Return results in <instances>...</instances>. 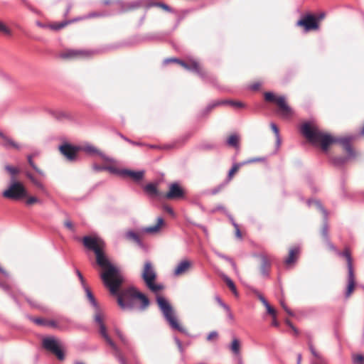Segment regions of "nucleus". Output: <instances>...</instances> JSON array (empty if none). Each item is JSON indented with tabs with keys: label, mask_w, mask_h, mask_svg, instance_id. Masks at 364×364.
<instances>
[{
	"label": "nucleus",
	"mask_w": 364,
	"mask_h": 364,
	"mask_svg": "<svg viewBox=\"0 0 364 364\" xmlns=\"http://www.w3.org/2000/svg\"><path fill=\"white\" fill-rule=\"evenodd\" d=\"M316 205L321 208V210L323 212V213L326 215V213L324 211V210L323 209V208L320 205L319 203H316Z\"/></svg>",
	"instance_id": "obj_61"
},
{
	"label": "nucleus",
	"mask_w": 364,
	"mask_h": 364,
	"mask_svg": "<svg viewBox=\"0 0 364 364\" xmlns=\"http://www.w3.org/2000/svg\"><path fill=\"white\" fill-rule=\"evenodd\" d=\"M124 139L133 145H136V146H143L144 145V144H142L141 142H136V141H132L130 139H128L127 138H124Z\"/></svg>",
	"instance_id": "obj_49"
},
{
	"label": "nucleus",
	"mask_w": 364,
	"mask_h": 364,
	"mask_svg": "<svg viewBox=\"0 0 364 364\" xmlns=\"http://www.w3.org/2000/svg\"><path fill=\"white\" fill-rule=\"evenodd\" d=\"M261 264L259 267L260 273L263 276H267L269 273L271 267V262L269 258L265 255H261L259 256Z\"/></svg>",
	"instance_id": "obj_19"
},
{
	"label": "nucleus",
	"mask_w": 364,
	"mask_h": 364,
	"mask_svg": "<svg viewBox=\"0 0 364 364\" xmlns=\"http://www.w3.org/2000/svg\"><path fill=\"white\" fill-rule=\"evenodd\" d=\"M154 6H158L162 9H164L166 11L171 12V9L166 4L158 2L154 4Z\"/></svg>",
	"instance_id": "obj_39"
},
{
	"label": "nucleus",
	"mask_w": 364,
	"mask_h": 364,
	"mask_svg": "<svg viewBox=\"0 0 364 364\" xmlns=\"http://www.w3.org/2000/svg\"><path fill=\"white\" fill-rule=\"evenodd\" d=\"M270 127H271V129L273 131V132L275 134L276 136L278 138L279 137V128L277 127V126L275 124L272 123V124H271Z\"/></svg>",
	"instance_id": "obj_45"
},
{
	"label": "nucleus",
	"mask_w": 364,
	"mask_h": 364,
	"mask_svg": "<svg viewBox=\"0 0 364 364\" xmlns=\"http://www.w3.org/2000/svg\"><path fill=\"white\" fill-rule=\"evenodd\" d=\"M279 325V323L277 319V315H275L274 316H272V326L278 327Z\"/></svg>",
	"instance_id": "obj_46"
},
{
	"label": "nucleus",
	"mask_w": 364,
	"mask_h": 364,
	"mask_svg": "<svg viewBox=\"0 0 364 364\" xmlns=\"http://www.w3.org/2000/svg\"><path fill=\"white\" fill-rule=\"evenodd\" d=\"M228 104L230 105L232 107H237V108H241L243 107L245 105L241 102H235V101H221L215 102L211 105H209L207 108L208 112H210L215 107L220 105H225Z\"/></svg>",
	"instance_id": "obj_23"
},
{
	"label": "nucleus",
	"mask_w": 364,
	"mask_h": 364,
	"mask_svg": "<svg viewBox=\"0 0 364 364\" xmlns=\"http://www.w3.org/2000/svg\"><path fill=\"white\" fill-rule=\"evenodd\" d=\"M346 259L348 272L353 271V259L350 255V252L348 248H346L343 252L338 253Z\"/></svg>",
	"instance_id": "obj_27"
},
{
	"label": "nucleus",
	"mask_w": 364,
	"mask_h": 364,
	"mask_svg": "<svg viewBox=\"0 0 364 364\" xmlns=\"http://www.w3.org/2000/svg\"><path fill=\"white\" fill-rule=\"evenodd\" d=\"M117 333V335L118 336V337L119 338V339L121 340V341L124 344V345H127L128 344V341L127 339L124 336V335L119 331H116Z\"/></svg>",
	"instance_id": "obj_44"
},
{
	"label": "nucleus",
	"mask_w": 364,
	"mask_h": 364,
	"mask_svg": "<svg viewBox=\"0 0 364 364\" xmlns=\"http://www.w3.org/2000/svg\"><path fill=\"white\" fill-rule=\"evenodd\" d=\"M328 225L326 224V223H325L321 230H320V235H321V237H322V239L327 242L328 247L331 249V250H336V247L333 246V244H331L330 242V241L328 240Z\"/></svg>",
	"instance_id": "obj_24"
},
{
	"label": "nucleus",
	"mask_w": 364,
	"mask_h": 364,
	"mask_svg": "<svg viewBox=\"0 0 364 364\" xmlns=\"http://www.w3.org/2000/svg\"><path fill=\"white\" fill-rule=\"evenodd\" d=\"M265 101L274 103L277 109V114L284 119H289L294 117V109L289 105L285 97L277 95L273 92H267L264 95Z\"/></svg>",
	"instance_id": "obj_4"
},
{
	"label": "nucleus",
	"mask_w": 364,
	"mask_h": 364,
	"mask_svg": "<svg viewBox=\"0 0 364 364\" xmlns=\"http://www.w3.org/2000/svg\"><path fill=\"white\" fill-rule=\"evenodd\" d=\"M262 84V82L256 81V82H254L252 84H250L249 87L252 91H257L260 89Z\"/></svg>",
	"instance_id": "obj_35"
},
{
	"label": "nucleus",
	"mask_w": 364,
	"mask_h": 364,
	"mask_svg": "<svg viewBox=\"0 0 364 364\" xmlns=\"http://www.w3.org/2000/svg\"><path fill=\"white\" fill-rule=\"evenodd\" d=\"M64 225L66 228H68L70 231L75 232V229L74 225L70 220H66L64 222Z\"/></svg>",
	"instance_id": "obj_40"
},
{
	"label": "nucleus",
	"mask_w": 364,
	"mask_h": 364,
	"mask_svg": "<svg viewBox=\"0 0 364 364\" xmlns=\"http://www.w3.org/2000/svg\"><path fill=\"white\" fill-rule=\"evenodd\" d=\"M281 304L282 306V308L288 314H289L290 316L293 315V313L287 308V306L283 302H281Z\"/></svg>",
	"instance_id": "obj_50"
},
{
	"label": "nucleus",
	"mask_w": 364,
	"mask_h": 364,
	"mask_svg": "<svg viewBox=\"0 0 364 364\" xmlns=\"http://www.w3.org/2000/svg\"><path fill=\"white\" fill-rule=\"evenodd\" d=\"M37 203H40V200L36 197L30 196V197L27 198V200H26V204L27 205H33V204Z\"/></svg>",
	"instance_id": "obj_38"
},
{
	"label": "nucleus",
	"mask_w": 364,
	"mask_h": 364,
	"mask_svg": "<svg viewBox=\"0 0 364 364\" xmlns=\"http://www.w3.org/2000/svg\"><path fill=\"white\" fill-rule=\"evenodd\" d=\"M28 301L31 304H32V305H33V306H35V305H36V304H35V303H33L30 299H28Z\"/></svg>",
	"instance_id": "obj_62"
},
{
	"label": "nucleus",
	"mask_w": 364,
	"mask_h": 364,
	"mask_svg": "<svg viewBox=\"0 0 364 364\" xmlns=\"http://www.w3.org/2000/svg\"><path fill=\"white\" fill-rule=\"evenodd\" d=\"M267 309V311L269 314H270L272 316H274L275 315H277V311L276 310L272 307L269 304H267V305H265L264 306Z\"/></svg>",
	"instance_id": "obj_42"
},
{
	"label": "nucleus",
	"mask_w": 364,
	"mask_h": 364,
	"mask_svg": "<svg viewBox=\"0 0 364 364\" xmlns=\"http://www.w3.org/2000/svg\"><path fill=\"white\" fill-rule=\"evenodd\" d=\"M0 138L2 139L1 145L6 149H14L16 150L21 149V145L15 141L12 138L5 135L0 132Z\"/></svg>",
	"instance_id": "obj_15"
},
{
	"label": "nucleus",
	"mask_w": 364,
	"mask_h": 364,
	"mask_svg": "<svg viewBox=\"0 0 364 364\" xmlns=\"http://www.w3.org/2000/svg\"><path fill=\"white\" fill-rule=\"evenodd\" d=\"M144 191L150 196V197H160L163 198V193L160 192L157 186L154 183H148L144 188Z\"/></svg>",
	"instance_id": "obj_21"
},
{
	"label": "nucleus",
	"mask_w": 364,
	"mask_h": 364,
	"mask_svg": "<svg viewBox=\"0 0 364 364\" xmlns=\"http://www.w3.org/2000/svg\"><path fill=\"white\" fill-rule=\"evenodd\" d=\"M186 191L178 183H172L168 186L166 193H163V198L174 200L185 198Z\"/></svg>",
	"instance_id": "obj_10"
},
{
	"label": "nucleus",
	"mask_w": 364,
	"mask_h": 364,
	"mask_svg": "<svg viewBox=\"0 0 364 364\" xmlns=\"http://www.w3.org/2000/svg\"><path fill=\"white\" fill-rule=\"evenodd\" d=\"M354 363L364 364V356L362 355H356L353 356Z\"/></svg>",
	"instance_id": "obj_41"
},
{
	"label": "nucleus",
	"mask_w": 364,
	"mask_h": 364,
	"mask_svg": "<svg viewBox=\"0 0 364 364\" xmlns=\"http://www.w3.org/2000/svg\"><path fill=\"white\" fill-rule=\"evenodd\" d=\"M324 14H321L318 16H316V18L319 19V22L324 18Z\"/></svg>",
	"instance_id": "obj_57"
},
{
	"label": "nucleus",
	"mask_w": 364,
	"mask_h": 364,
	"mask_svg": "<svg viewBox=\"0 0 364 364\" xmlns=\"http://www.w3.org/2000/svg\"><path fill=\"white\" fill-rule=\"evenodd\" d=\"M239 142H240V137L237 134H232L230 135L227 141V143L229 146L235 147L237 149L239 148Z\"/></svg>",
	"instance_id": "obj_31"
},
{
	"label": "nucleus",
	"mask_w": 364,
	"mask_h": 364,
	"mask_svg": "<svg viewBox=\"0 0 364 364\" xmlns=\"http://www.w3.org/2000/svg\"><path fill=\"white\" fill-rule=\"evenodd\" d=\"M259 159H250L248 162H255V161H258Z\"/></svg>",
	"instance_id": "obj_60"
},
{
	"label": "nucleus",
	"mask_w": 364,
	"mask_h": 364,
	"mask_svg": "<svg viewBox=\"0 0 364 364\" xmlns=\"http://www.w3.org/2000/svg\"><path fill=\"white\" fill-rule=\"evenodd\" d=\"M166 61L176 63L183 68L193 71L201 77H205L208 74L200 63L195 60H190L188 62H185L178 58H170Z\"/></svg>",
	"instance_id": "obj_9"
},
{
	"label": "nucleus",
	"mask_w": 364,
	"mask_h": 364,
	"mask_svg": "<svg viewBox=\"0 0 364 364\" xmlns=\"http://www.w3.org/2000/svg\"><path fill=\"white\" fill-rule=\"evenodd\" d=\"M43 348L54 354L60 360L65 359L63 351L60 349L58 342L54 338L48 337L43 340Z\"/></svg>",
	"instance_id": "obj_11"
},
{
	"label": "nucleus",
	"mask_w": 364,
	"mask_h": 364,
	"mask_svg": "<svg viewBox=\"0 0 364 364\" xmlns=\"http://www.w3.org/2000/svg\"><path fill=\"white\" fill-rule=\"evenodd\" d=\"M126 237L129 240H134L136 243H140V242H141L139 236L136 233H135L132 231H129V232H127Z\"/></svg>",
	"instance_id": "obj_34"
},
{
	"label": "nucleus",
	"mask_w": 364,
	"mask_h": 364,
	"mask_svg": "<svg viewBox=\"0 0 364 364\" xmlns=\"http://www.w3.org/2000/svg\"><path fill=\"white\" fill-rule=\"evenodd\" d=\"M157 303L171 327L180 332H185V328L179 323L171 304L161 296L157 298Z\"/></svg>",
	"instance_id": "obj_5"
},
{
	"label": "nucleus",
	"mask_w": 364,
	"mask_h": 364,
	"mask_svg": "<svg viewBox=\"0 0 364 364\" xmlns=\"http://www.w3.org/2000/svg\"><path fill=\"white\" fill-rule=\"evenodd\" d=\"M240 348H241V344H240V340L237 338H234L232 339L231 345H230V350L235 355H237L240 353Z\"/></svg>",
	"instance_id": "obj_29"
},
{
	"label": "nucleus",
	"mask_w": 364,
	"mask_h": 364,
	"mask_svg": "<svg viewBox=\"0 0 364 364\" xmlns=\"http://www.w3.org/2000/svg\"><path fill=\"white\" fill-rule=\"evenodd\" d=\"M229 261H230L231 265L232 266L233 269L236 270V264H235V263L231 259H230Z\"/></svg>",
	"instance_id": "obj_58"
},
{
	"label": "nucleus",
	"mask_w": 364,
	"mask_h": 364,
	"mask_svg": "<svg viewBox=\"0 0 364 364\" xmlns=\"http://www.w3.org/2000/svg\"><path fill=\"white\" fill-rule=\"evenodd\" d=\"M299 254H300V249L299 247H291L289 251V255L284 261L285 264L287 266L294 264L296 262V260L299 256Z\"/></svg>",
	"instance_id": "obj_16"
},
{
	"label": "nucleus",
	"mask_w": 364,
	"mask_h": 364,
	"mask_svg": "<svg viewBox=\"0 0 364 364\" xmlns=\"http://www.w3.org/2000/svg\"><path fill=\"white\" fill-rule=\"evenodd\" d=\"M77 276H78L79 279H80L82 284H84L85 280L82 277V274H81V272L79 270L77 271Z\"/></svg>",
	"instance_id": "obj_52"
},
{
	"label": "nucleus",
	"mask_w": 364,
	"mask_h": 364,
	"mask_svg": "<svg viewBox=\"0 0 364 364\" xmlns=\"http://www.w3.org/2000/svg\"><path fill=\"white\" fill-rule=\"evenodd\" d=\"M87 55V53L80 50H67L60 54L63 59H78Z\"/></svg>",
	"instance_id": "obj_14"
},
{
	"label": "nucleus",
	"mask_w": 364,
	"mask_h": 364,
	"mask_svg": "<svg viewBox=\"0 0 364 364\" xmlns=\"http://www.w3.org/2000/svg\"><path fill=\"white\" fill-rule=\"evenodd\" d=\"M164 210L165 211H166L167 213H168L169 214L173 215V209L170 206L164 205Z\"/></svg>",
	"instance_id": "obj_47"
},
{
	"label": "nucleus",
	"mask_w": 364,
	"mask_h": 364,
	"mask_svg": "<svg viewBox=\"0 0 364 364\" xmlns=\"http://www.w3.org/2000/svg\"><path fill=\"white\" fill-rule=\"evenodd\" d=\"M292 331H294V335L298 336L299 333V330L294 326L293 328H291Z\"/></svg>",
	"instance_id": "obj_54"
},
{
	"label": "nucleus",
	"mask_w": 364,
	"mask_h": 364,
	"mask_svg": "<svg viewBox=\"0 0 364 364\" xmlns=\"http://www.w3.org/2000/svg\"><path fill=\"white\" fill-rule=\"evenodd\" d=\"M191 263L188 260H183L178 263L174 269V275L181 276L186 273L191 268Z\"/></svg>",
	"instance_id": "obj_18"
},
{
	"label": "nucleus",
	"mask_w": 364,
	"mask_h": 364,
	"mask_svg": "<svg viewBox=\"0 0 364 364\" xmlns=\"http://www.w3.org/2000/svg\"><path fill=\"white\" fill-rule=\"evenodd\" d=\"M242 164H243L237 163L233 164L232 167L228 172L226 183H228L233 178L234 176L238 172Z\"/></svg>",
	"instance_id": "obj_28"
},
{
	"label": "nucleus",
	"mask_w": 364,
	"mask_h": 364,
	"mask_svg": "<svg viewBox=\"0 0 364 364\" xmlns=\"http://www.w3.org/2000/svg\"><path fill=\"white\" fill-rule=\"evenodd\" d=\"M26 176L37 188H40L41 190L44 189V186L43 185V183L39 180H38L31 172L26 171Z\"/></svg>",
	"instance_id": "obj_30"
},
{
	"label": "nucleus",
	"mask_w": 364,
	"mask_h": 364,
	"mask_svg": "<svg viewBox=\"0 0 364 364\" xmlns=\"http://www.w3.org/2000/svg\"><path fill=\"white\" fill-rule=\"evenodd\" d=\"M259 300L261 301L264 306L267 305V304H269L267 301L264 299V297L262 296H259Z\"/></svg>",
	"instance_id": "obj_53"
},
{
	"label": "nucleus",
	"mask_w": 364,
	"mask_h": 364,
	"mask_svg": "<svg viewBox=\"0 0 364 364\" xmlns=\"http://www.w3.org/2000/svg\"><path fill=\"white\" fill-rule=\"evenodd\" d=\"M119 360L121 364H127V360L122 355H119Z\"/></svg>",
	"instance_id": "obj_51"
},
{
	"label": "nucleus",
	"mask_w": 364,
	"mask_h": 364,
	"mask_svg": "<svg viewBox=\"0 0 364 364\" xmlns=\"http://www.w3.org/2000/svg\"><path fill=\"white\" fill-rule=\"evenodd\" d=\"M224 281H225V284H227V286L232 291V292L235 296H237V291L236 287H235L234 282L228 277H224Z\"/></svg>",
	"instance_id": "obj_33"
},
{
	"label": "nucleus",
	"mask_w": 364,
	"mask_h": 364,
	"mask_svg": "<svg viewBox=\"0 0 364 364\" xmlns=\"http://www.w3.org/2000/svg\"><path fill=\"white\" fill-rule=\"evenodd\" d=\"M296 26L302 28L305 32L316 31L319 28V19L315 15L308 14L296 22Z\"/></svg>",
	"instance_id": "obj_8"
},
{
	"label": "nucleus",
	"mask_w": 364,
	"mask_h": 364,
	"mask_svg": "<svg viewBox=\"0 0 364 364\" xmlns=\"http://www.w3.org/2000/svg\"><path fill=\"white\" fill-rule=\"evenodd\" d=\"M310 349H311V353H312L315 356H316L317 355H316V352H315L314 349L312 348V346H310Z\"/></svg>",
	"instance_id": "obj_59"
},
{
	"label": "nucleus",
	"mask_w": 364,
	"mask_h": 364,
	"mask_svg": "<svg viewBox=\"0 0 364 364\" xmlns=\"http://www.w3.org/2000/svg\"><path fill=\"white\" fill-rule=\"evenodd\" d=\"M82 244L87 250L95 252L96 263L104 269L101 278L111 294L117 295V303L122 309H132L135 299H139L141 302L143 308H146L149 305L148 298L133 287L123 289L119 293L123 277L107 257L105 252V242L103 240L96 236H85L82 238Z\"/></svg>",
	"instance_id": "obj_1"
},
{
	"label": "nucleus",
	"mask_w": 364,
	"mask_h": 364,
	"mask_svg": "<svg viewBox=\"0 0 364 364\" xmlns=\"http://www.w3.org/2000/svg\"><path fill=\"white\" fill-rule=\"evenodd\" d=\"M75 364H85V363H83L82 362H76Z\"/></svg>",
	"instance_id": "obj_64"
},
{
	"label": "nucleus",
	"mask_w": 364,
	"mask_h": 364,
	"mask_svg": "<svg viewBox=\"0 0 364 364\" xmlns=\"http://www.w3.org/2000/svg\"><path fill=\"white\" fill-rule=\"evenodd\" d=\"M285 323L291 328H293L294 325L293 323L289 320V319H287L285 321Z\"/></svg>",
	"instance_id": "obj_55"
},
{
	"label": "nucleus",
	"mask_w": 364,
	"mask_h": 364,
	"mask_svg": "<svg viewBox=\"0 0 364 364\" xmlns=\"http://www.w3.org/2000/svg\"><path fill=\"white\" fill-rule=\"evenodd\" d=\"M74 21H75V20L65 21L61 23H54L50 24L48 26L50 28H51L53 30L58 31L61 28H63L64 27H65L66 26H68V24H70L72 22H74Z\"/></svg>",
	"instance_id": "obj_32"
},
{
	"label": "nucleus",
	"mask_w": 364,
	"mask_h": 364,
	"mask_svg": "<svg viewBox=\"0 0 364 364\" xmlns=\"http://www.w3.org/2000/svg\"><path fill=\"white\" fill-rule=\"evenodd\" d=\"M85 151L88 153H90V154H100V151L97 150L95 147L94 146H87L85 148Z\"/></svg>",
	"instance_id": "obj_43"
},
{
	"label": "nucleus",
	"mask_w": 364,
	"mask_h": 364,
	"mask_svg": "<svg viewBox=\"0 0 364 364\" xmlns=\"http://www.w3.org/2000/svg\"><path fill=\"white\" fill-rule=\"evenodd\" d=\"M36 156L35 154H29L27 156V160L28 164L32 167V168L36 171L40 176H44L45 172L43 169L40 168L33 161V159Z\"/></svg>",
	"instance_id": "obj_26"
},
{
	"label": "nucleus",
	"mask_w": 364,
	"mask_h": 364,
	"mask_svg": "<svg viewBox=\"0 0 364 364\" xmlns=\"http://www.w3.org/2000/svg\"><path fill=\"white\" fill-rule=\"evenodd\" d=\"M0 32L10 35L11 30L1 21H0Z\"/></svg>",
	"instance_id": "obj_37"
},
{
	"label": "nucleus",
	"mask_w": 364,
	"mask_h": 364,
	"mask_svg": "<svg viewBox=\"0 0 364 364\" xmlns=\"http://www.w3.org/2000/svg\"><path fill=\"white\" fill-rule=\"evenodd\" d=\"M355 280L353 271L348 272V285L346 291V297L349 298L355 289Z\"/></svg>",
	"instance_id": "obj_20"
},
{
	"label": "nucleus",
	"mask_w": 364,
	"mask_h": 364,
	"mask_svg": "<svg viewBox=\"0 0 364 364\" xmlns=\"http://www.w3.org/2000/svg\"><path fill=\"white\" fill-rule=\"evenodd\" d=\"M223 188V185H220L218 187L214 188L212 190V193L213 194H217L218 193H219L222 189Z\"/></svg>",
	"instance_id": "obj_48"
},
{
	"label": "nucleus",
	"mask_w": 364,
	"mask_h": 364,
	"mask_svg": "<svg viewBox=\"0 0 364 364\" xmlns=\"http://www.w3.org/2000/svg\"><path fill=\"white\" fill-rule=\"evenodd\" d=\"M218 338V333L217 331H211L207 336V341H215Z\"/></svg>",
	"instance_id": "obj_36"
},
{
	"label": "nucleus",
	"mask_w": 364,
	"mask_h": 364,
	"mask_svg": "<svg viewBox=\"0 0 364 364\" xmlns=\"http://www.w3.org/2000/svg\"><path fill=\"white\" fill-rule=\"evenodd\" d=\"M81 150V147L73 146L67 143L62 144L59 147L60 154L69 161H76Z\"/></svg>",
	"instance_id": "obj_12"
},
{
	"label": "nucleus",
	"mask_w": 364,
	"mask_h": 364,
	"mask_svg": "<svg viewBox=\"0 0 364 364\" xmlns=\"http://www.w3.org/2000/svg\"><path fill=\"white\" fill-rule=\"evenodd\" d=\"M85 292L87 298L88 299L90 304L95 308V316L94 318L95 322L98 324L100 327V333L102 336L105 338L106 342L115 350L118 351V348L115 343L112 341L110 337L108 336L107 333V328L105 325L104 324V314L101 311L98 303L97 302L94 295L88 287H85Z\"/></svg>",
	"instance_id": "obj_3"
},
{
	"label": "nucleus",
	"mask_w": 364,
	"mask_h": 364,
	"mask_svg": "<svg viewBox=\"0 0 364 364\" xmlns=\"http://www.w3.org/2000/svg\"><path fill=\"white\" fill-rule=\"evenodd\" d=\"M301 132L309 142L319 145L324 151H326L331 144H339L348 156L335 159V163L337 164H344L348 159L355 156L350 140L348 137H334L323 132L317 125L309 122H306L301 125Z\"/></svg>",
	"instance_id": "obj_2"
},
{
	"label": "nucleus",
	"mask_w": 364,
	"mask_h": 364,
	"mask_svg": "<svg viewBox=\"0 0 364 364\" xmlns=\"http://www.w3.org/2000/svg\"><path fill=\"white\" fill-rule=\"evenodd\" d=\"M164 225V220L162 218H158L155 225L144 228L142 232L148 234H156L160 232Z\"/></svg>",
	"instance_id": "obj_17"
},
{
	"label": "nucleus",
	"mask_w": 364,
	"mask_h": 364,
	"mask_svg": "<svg viewBox=\"0 0 364 364\" xmlns=\"http://www.w3.org/2000/svg\"><path fill=\"white\" fill-rule=\"evenodd\" d=\"M142 279L149 289L154 292H158L163 289L161 284H155L156 273L151 262L146 261L144 263L141 274Z\"/></svg>",
	"instance_id": "obj_7"
},
{
	"label": "nucleus",
	"mask_w": 364,
	"mask_h": 364,
	"mask_svg": "<svg viewBox=\"0 0 364 364\" xmlns=\"http://www.w3.org/2000/svg\"><path fill=\"white\" fill-rule=\"evenodd\" d=\"M27 191L24 185L19 181H10L7 189L4 191L2 196L5 198L18 200L27 197Z\"/></svg>",
	"instance_id": "obj_6"
},
{
	"label": "nucleus",
	"mask_w": 364,
	"mask_h": 364,
	"mask_svg": "<svg viewBox=\"0 0 364 364\" xmlns=\"http://www.w3.org/2000/svg\"><path fill=\"white\" fill-rule=\"evenodd\" d=\"M301 355L298 354L297 355V364H301Z\"/></svg>",
	"instance_id": "obj_56"
},
{
	"label": "nucleus",
	"mask_w": 364,
	"mask_h": 364,
	"mask_svg": "<svg viewBox=\"0 0 364 364\" xmlns=\"http://www.w3.org/2000/svg\"><path fill=\"white\" fill-rule=\"evenodd\" d=\"M361 134L364 136V125H363V127L361 130Z\"/></svg>",
	"instance_id": "obj_63"
},
{
	"label": "nucleus",
	"mask_w": 364,
	"mask_h": 364,
	"mask_svg": "<svg viewBox=\"0 0 364 364\" xmlns=\"http://www.w3.org/2000/svg\"><path fill=\"white\" fill-rule=\"evenodd\" d=\"M32 321L39 326H48L51 328H57V323L53 320H48L41 318H31Z\"/></svg>",
	"instance_id": "obj_22"
},
{
	"label": "nucleus",
	"mask_w": 364,
	"mask_h": 364,
	"mask_svg": "<svg viewBox=\"0 0 364 364\" xmlns=\"http://www.w3.org/2000/svg\"><path fill=\"white\" fill-rule=\"evenodd\" d=\"M5 169L10 176V181H18L17 176L21 172L19 168L7 165L5 166Z\"/></svg>",
	"instance_id": "obj_25"
},
{
	"label": "nucleus",
	"mask_w": 364,
	"mask_h": 364,
	"mask_svg": "<svg viewBox=\"0 0 364 364\" xmlns=\"http://www.w3.org/2000/svg\"><path fill=\"white\" fill-rule=\"evenodd\" d=\"M107 169V168H105ZM112 173H117L123 177H129L134 181H140L144 176V171H134L129 169H116L114 168H107Z\"/></svg>",
	"instance_id": "obj_13"
}]
</instances>
